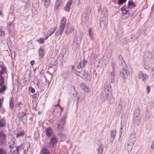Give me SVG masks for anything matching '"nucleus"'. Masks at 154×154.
<instances>
[{
  "mask_svg": "<svg viewBox=\"0 0 154 154\" xmlns=\"http://www.w3.org/2000/svg\"><path fill=\"white\" fill-rule=\"evenodd\" d=\"M5 35L4 32L2 29H0V36H3Z\"/></svg>",
  "mask_w": 154,
  "mask_h": 154,
  "instance_id": "nucleus-45",
  "label": "nucleus"
},
{
  "mask_svg": "<svg viewBox=\"0 0 154 154\" xmlns=\"http://www.w3.org/2000/svg\"><path fill=\"white\" fill-rule=\"evenodd\" d=\"M104 90L105 95L108 101L110 103H112L114 102V100L111 92V87L106 85L104 86Z\"/></svg>",
  "mask_w": 154,
  "mask_h": 154,
  "instance_id": "nucleus-1",
  "label": "nucleus"
},
{
  "mask_svg": "<svg viewBox=\"0 0 154 154\" xmlns=\"http://www.w3.org/2000/svg\"><path fill=\"white\" fill-rule=\"evenodd\" d=\"M151 71L152 72H154V65L151 69Z\"/></svg>",
  "mask_w": 154,
  "mask_h": 154,
  "instance_id": "nucleus-54",
  "label": "nucleus"
},
{
  "mask_svg": "<svg viewBox=\"0 0 154 154\" xmlns=\"http://www.w3.org/2000/svg\"><path fill=\"white\" fill-rule=\"evenodd\" d=\"M147 90L148 93H149L150 91V88L149 86H147Z\"/></svg>",
  "mask_w": 154,
  "mask_h": 154,
  "instance_id": "nucleus-46",
  "label": "nucleus"
},
{
  "mask_svg": "<svg viewBox=\"0 0 154 154\" xmlns=\"http://www.w3.org/2000/svg\"><path fill=\"white\" fill-rule=\"evenodd\" d=\"M72 3V2L71 1H70L68 2L66 5L64 7L65 10L69 12L70 10V6Z\"/></svg>",
  "mask_w": 154,
  "mask_h": 154,
  "instance_id": "nucleus-13",
  "label": "nucleus"
},
{
  "mask_svg": "<svg viewBox=\"0 0 154 154\" xmlns=\"http://www.w3.org/2000/svg\"><path fill=\"white\" fill-rule=\"evenodd\" d=\"M1 67L2 68L1 70L3 72H5V73L6 72L7 69L6 68L5 66H1Z\"/></svg>",
  "mask_w": 154,
  "mask_h": 154,
  "instance_id": "nucleus-40",
  "label": "nucleus"
},
{
  "mask_svg": "<svg viewBox=\"0 0 154 154\" xmlns=\"http://www.w3.org/2000/svg\"><path fill=\"white\" fill-rule=\"evenodd\" d=\"M41 154H50L49 151L46 147H43L41 151Z\"/></svg>",
  "mask_w": 154,
  "mask_h": 154,
  "instance_id": "nucleus-20",
  "label": "nucleus"
},
{
  "mask_svg": "<svg viewBox=\"0 0 154 154\" xmlns=\"http://www.w3.org/2000/svg\"><path fill=\"white\" fill-rule=\"evenodd\" d=\"M23 105V103L22 102H20L18 103L16 105V107H17L19 108V110L20 109L21 107V106Z\"/></svg>",
  "mask_w": 154,
  "mask_h": 154,
  "instance_id": "nucleus-38",
  "label": "nucleus"
},
{
  "mask_svg": "<svg viewBox=\"0 0 154 154\" xmlns=\"http://www.w3.org/2000/svg\"><path fill=\"white\" fill-rule=\"evenodd\" d=\"M5 83V80L2 75H0V86H1Z\"/></svg>",
  "mask_w": 154,
  "mask_h": 154,
  "instance_id": "nucleus-28",
  "label": "nucleus"
},
{
  "mask_svg": "<svg viewBox=\"0 0 154 154\" xmlns=\"http://www.w3.org/2000/svg\"><path fill=\"white\" fill-rule=\"evenodd\" d=\"M49 36V35H48L45 38H44L45 40H46V39H47V38L49 36Z\"/></svg>",
  "mask_w": 154,
  "mask_h": 154,
  "instance_id": "nucleus-55",
  "label": "nucleus"
},
{
  "mask_svg": "<svg viewBox=\"0 0 154 154\" xmlns=\"http://www.w3.org/2000/svg\"><path fill=\"white\" fill-rule=\"evenodd\" d=\"M136 5L132 1H129L128 2V8H131L135 7Z\"/></svg>",
  "mask_w": 154,
  "mask_h": 154,
  "instance_id": "nucleus-22",
  "label": "nucleus"
},
{
  "mask_svg": "<svg viewBox=\"0 0 154 154\" xmlns=\"http://www.w3.org/2000/svg\"><path fill=\"white\" fill-rule=\"evenodd\" d=\"M4 73H5V72H3L1 70L0 71V75H2Z\"/></svg>",
  "mask_w": 154,
  "mask_h": 154,
  "instance_id": "nucleus-52",
  "label": "nucleus"
},
{
  "mask_svg": "<svg viewBox=\"0 0 154 154\" xmlns=\"http://www.w3.org/2000/svg\"><path fill=\"white\" fill-rule=\"evenodd\" d=\"M136 140V138L134 135H131L129 137L127 143V150L128 153L131 151Z\"/></svg>",
  "mask_w": 154,
  "mask_h": 154,
  "instance_id": "nucleus-2",
  "label": "nucleus"
},
{
  "mask_svg": "<svg viewBox=\"0 0 154 154\" xmlns=\"http://www.w3.org/2000/svg\"><path fill=\"white\" fill-rule=\"evenodd\" d=\"M59 106L60 108V109H61V110H62V108L60 106H59V102H58V103H57V105H54V106H55V107H56V106Z\"/></svg>",
  "mask_w": 154,
  "mask_h": 154,
  "instance_id": "nucleus-49",
  "label": "nucleus"
},
{
  "mask_svg": "<svg viewBox=\"0 0 154 154\" xmlns=\"http://www.w3.org/2000/svg\"><path fill=\"white\" fill-rule=\"evenodd\" d=\"M66 23V20L63 17L61 21V24L59 29V30L55 34L56 36L58 35L59 34H62L65 28Z\"/></svg>",
  "mask_w": 154,
  "mask_h": 154,
  "instance_id": "nucleus-3",
  "label": "nucleus"
},
{
  "mask_svg": "<svg viewBox=\"0 0 154 154\" xmlns=\"http://www.w3.org/2000/svg\"><path fill=\"white\" fill-rule=\"evenodd\" d=\"M57 27H55L54 28H52L50 29L48 31V32H49L48 34L49 36H50L52 35L55 31L57 29Z\"/></svg>",
  "mask_w": 154,
  "mask_h": 154,
  "instance_id": "nucleus-23",
  "label": "nucleus"
},
{
  "mask_svg": "<svg viewBox=\"0 0 154 154\" xmlns=\"http://www.w3.org/2000/svg\"><path fill=\"white\" fill-rule=\"evenodd\" d=\"M24 134V133L23 132H21L18 134H17V137H21Z\"/></svg>",
  "mask_w": 154,
  "mask_h": 154,
  "instance_id": "nucleus-37",
  "label": "nucleus"
},
{
  "mask_svg": "<svg viewBox=\"0 0 154 154\" xmlns=\"http://www.w3.org/2000/svg\"><path fill=\"white\" fill-rule=\"evenodd\" d=\"M138 76L139 79H142L144 82H145L148 78V76L146 74H143L141 71L139 72Z\"/></svg>",
  "mask_w": 154,
  "mask_h": 154,
  "instance_id": "nucleus-7",
  "label": "nucleus"
},
{
  "mask_svg": "<svg viewBox=\"0 0 154 154\" xmlns=\"http://www.w3.org/2000/svg\"><path fill=\"white\" fill-rule=\"evenodd\" d=\"M140 120V118L138 117L137 116H136L135 117H134L133 119L134 122L137 125L139 124Z\"/></svg>",
  "mask_w": 154,
  "mask_h": 154,
  "instance_id": "nucleus-26",
  "label": "nucleus"
},
{
  "mask_svg": "<svg viewBox=\"0 0 154 154\" xmlns=\"http://www.w3.org/2000/svg\"><path fill=\"white\" fill-rule=\"evenodd\" d=\"M116 63L114 62H112L111 63V65L112 66V71H115V67L116 66Z\"/></svg>",
  "mask_w": 154,
  "mask_h": 154,
  "instance_id": "nucleus-43",
  "label": "nucleus"
},
{
  "mask_svg": "<svg viewBox=\"0 0 154 154\" xmlns=\"http://www.w3.org/2000/svg\"><path fill=\"white\" fill-rule=\"evenodd\" d=\"M62 0H57V1H60V2H62Z\"/></svg>",
  "mask_w": 154,
  "mask_h": 154,
  "instance_id": "nucleus-56",
  "label": "nucleus"
},
{
  "mask_svg": "<svg viewBox=\"0 0 154 154\" xmlns=\"http://www.w3.org/2000/svg\"><path fill=\"white\" fill-rule=\"evenodd\" d=\"M135 40V37L134 35H132L131 36L127 37L125 39V42H124V44H126L128 43L134 41Z\"/></svg>",
  "mask_w": 154,
  "mask_h": 154,
  "instance_id": "nucleus-9",
  "label": "nucleus"
},
{
  "mask_svg": "<svg viewBox=\"0 0 154 154\" xmlns=\"http://www.w3.org/2000/svg\"><path fill=\"white\" fill-rule=\"evenodd\" d=\"M97 57L98 56L95 54H92L91 55L92 58L94 60L96 61H98Z\"/></svg>",
  "mask_w": 154,
  "mask_h": 154,
  "instance_id": "nucleus-32",
  "label": "nucleus"
},
{
  "mask_svg": "<svg viewBox=\"0 0 154 154\" xmlns=\"http://www.w3.org/2000/svg\"><path fill=\"white\" fill-rule=\"evenodd\" d=\"M45 39L44 38H40L37 40V41L39 43L43 44L44 42Z\"/></svg>",
  "mask_w": 154,
  "mask_h": 154,
  "instance_id": "nucleus-33",
  "label": "nucleus"
},
{
  "mask_svg": "<svg viewBox=\"0 0 154 154\" xmlns=\"http://www.w3.org/2000/svg\"><path fill=\"white\" fill-rule=\"evenodd\" d=\"M60 136L61 138L63 139H65L66 138V136L64 134H60Z\"/></svg>",
  "mask_w": 154,
  "mask_h": 154,
  "instance_id": "nucleus-44",
  "label": "nucleus"
},
{
  "mask_svg": "<svg viewBox=\"0 0 154 154\" xmlns=\"http://www.w3.org/2000/svg\"><path fill=\"white\" fill-rule=\"evenodd\" d=\"M60 1H57V0L56 2H55L54 8L55 10L59 8V5L61 2H60Z\"/></svg>",
  "mask_w": 154,
  "mask_h": 154,
  "instance_id": "nucleus-30",
  "label": "nucleus"
},
{
  "mask_svg": "<svg viewBox=\"0 0 154 154\" xmlns=\"http://www.w3.org/2000/svg\"><path fill=\"white\" fill-rule=\"evenodd\" d=\"M86 61L84 60L83 62H81L80 63H79V65H80V67H84L85 66V63H86Z\"/></svg>",
  "mask_w": 154,
  "mask_h": 154,
  "instance_id": "nucleus-36",
  "label": "nucleus"
},
{
  "mask_svg": "<svg viewBox=\"0 0 154 154\" xmlns=\"http://www.w3.org/2000/svg\"><path fill=\"white\" fill-rule=\"evenodd\" d=\"M0 15H2V12L1 11H0Z\"/></svg>",
  "mask_w": 154,
  "mask_h": 154,
  "instance_id": "nucleus-57",
  "label": "nucleus"
},
{
  "mask_svg": "<svg viewBox=\"0 0 154 154\" xmlns=\"http://www.w3.org/2000/svg\"><path fill=\"white\" fill-rule=\"evenodd\" d=\"M45 53V50L42 47L39 48L38 50L39 56L41 58L43 57Z\"/></svg>",
  "mask_w": 154,
  "mask_h": 154,
  "instance_id": "nucleus-11",
  "label": "nucleus"
},
{
  "mask_svg": "<svg viewBox=\"0 0 154 154\" xmlns=\"http://www.w3.org/2000/svg\"><path fill=\"white\" fill-rule=\"evenodd\" d=\"M5 124V120L4 118H2L0 120V127H4Z\"/></svg>",
  "mask_w": 154,
  "mask_h": 154,
  "instance_id": "nucleus-27",
  "label": "nucleus"
},
{
  "mask_svg": "<svg viewBox=\"0 0 154 154\" xmlns=\"http://www.w3.org/2000/svg\"><path fill=\"white\" fill-rule=\"evenodd\" d=\"M74 30V28L73 27L70 28L67 27L66 28L65 33L66 34H68L70 33Z\"/></svg>",
  "mask_w": 154,
  "mask_h": 154,
  "instance_id": "nucleus-17",
  "label": "nucleus"
},
{
  "mask_svg": "<svg viewBox=\"0 0 154 154\" xmlns=\"http://www.w3.org/2000/svg\"><path fill=\"white\" fill-rule=\"evenodd\" d=\"M89 36L90 37V39L93 40H94V38L92 34V30L91 28H90L88 30Z\"/></svg>",
  "mask_w": 154,
  "mask_h": 154,
  "instance_id": "nucleus-24",
  "label": "nucleus"
},
{
  "mask_svg": "<svg viewBox=\"0 0 154 154\" xmlns=\"http://www.w3.org/2000/svg\"><path fill=\"white\" fill-rule=\"evenodd\" d=\"M81 88L85 92L88 93L90 91V89L88 87L84 84L82 83L80 85Z\"/></svg>",
  "mask_w": 154,
  "mask_h": 154,
  "instance_id": "nucleus-14",
  "label": "nucleus"
},
{
  "mask_svg": "<svg viewBox=\"0 0 154 154\" xmlns=\"http://www.w3.org/2000/svg\"><path fill=\"white\" fill-rule=\"evenodd\" d=\"M11 138L9 142V144L10 148H13L15 146V139L13 137L12 134H11Z\"/></svg>",
  "mask_w": 154,
  "mask_h": 154,
  "instance_id": "nucleus-10",
  "label": "nucleus"
},
{
  "mask_svg": "<svg viewBox=\"0 0 154 154\" xmlns=\"http://www.w3.org/2000/svg\"><path fill=\"white\" fill-rule=\"evenodd\" d=\"M35 63V61L34 60H32L30 62V64L31 65H33Z\"/></svg>",
  "mask_w": 154,
  "mask_h": 154,
  "instance_id": "nucleus-47",
  "label": "nucleus"
},
{
  "mask_svg": "<svg viewBox=\"0 0 154 154\" xmlns=\"http://www.w3.org/2000/svg\"><path fill=\"white\" fill-rule=\"evenodd\" d=\"M57 142L58 138L56 136H52L50 139L48 143V146L50 148L53 147L55 145H56Z\"/></svg>",
  "mask_w": 154,
  "mask_h": 154,
  "instance_id": "nucleus-5",
  "label": "nucleus"
},
{
  "mask_svg": "<svg viewBox=\"0 0 154 154\" xmlns=\"http://www.w3.org/2000/svg\"><path fill=\"white\" fill-rule=\"evenodd\" d=\"M103 146H100L98 149V154H102L103 153Z\"/></svg>",
  "mask_w": 154,
  "mask_h": 154,
  "instance_id": "nucleus-31",
  "label": "nucleus"
},
{
  "mask_svg": "<svg viewBox=\"0 0 154 154\" xmlns=\"http://www.w3.org/2000/svg\"><path fill=\"white\" fill-rule=\"evenodd\" d=\"M14 101L13 97L10 98L9 100V107L11 109H12L14 107Z\"/></svg>",
  "mask_w": 154,
  "mask_h": 154,
  "instance_id": "nucleus-21",
  "label": "nucleus"
},
{
  "mask_svg": "<svg viewBox=\"0 0 154 154\" xmlns=\"http://www.w3.org/2000/svg\"><path fill=\"white\" fill-rule=\"evenodd\" d=\"M16 149L18 154H19L20 153H21L20 151H23L22 148L20 146L17 147L16 148Z\"/></svg>",
  "mask_w": 154,
  "mask_h": 154,
  "instance_id": "nucleus-35",
  "label": "nucleus"
},
{
  "mask_svg": "<svg viewBox=\"0 0 154 154\" xmlns=\"http://www.w3.org/2000/svg\"><path fill=\"white\" fill-rule=\"evenodd\" d=\"M121 10L122 11V14H125L128 12V11L125 9L124 7H122L121 9Z\"/></svg>",
  "mask_w": 154,
  "mask_h": 154,
  "instance_id": "nucleus-34",
  "label": "nucleus"
},
{
  "mask_svg": "<svg viewBox=\"0 0 154 154\" xmlns=\"http://www.w3.org/2000/svg\"><path fill=\"white\" fill-rule=\"evenodd\" d=\"M8 27L10 32L13 31L14 29V25L12 22L9 23L8 26Z\"/></svg>",
  "mask_w": 154,
  "mask_h": 154,
  "instance_id": "nucleus-19",
  "label": "nucleus"
},
{
  "mask_svg": "<svg viewBox=\"0 0 154 154\" xmlns=\"http://www.w3.org/2000/svg\"><path fill=\"white\" fill-rule=\"evenodd\" d=\"M44 2V5L46 8L49 6L50 3V0H42Z\"/></svg>",
  "mask_w": 154,
  "mask_h": 154,
  "instance_id": "nucleus-25",
  "label": "nucleus"
},
{
  "mask_svg": "<svg viewBox=\"0 0 154 154\" xmlns=\"http://www.w3.org/2000/svg\"><path fill=\"white\" fill-rule=\"evenodd\" d=\"M76 3H77V4L78 5L80 3V0H76V1H75Z\"/></svg>",
  "mask_w": 154,
  "mask_h": 154,
  "instance_id": "nucleus-48",
  "label": "nucleus"
},
{
  "mask_svg": "<svg viewBox=\"0 0 154 154\" xmlns=\"http://www.w3.org/2000/svg\"><path fill=\"white\" fill-rule=\"evenodd\" d=\"M66 118V116H64L59 120L57 127V129L59 131H62L64 126L65 124Z\"/></svg>",
  "mask_w": 154,
  "mask_h": 154,
  "instance_id": "nucleus-4",
  "label": "nucleus"
},
{
  "mask_svg": "<svg viewBox=\"0 0 154 154\" xmlns=\"http://www.w3.org/2000/svg\"><path fill=\"white\" fill-rule=\"evenodd\" d=\"M126 0H119L118 4H122L123 3L126 2Z\"/></svg>",
  "mask_w": 154,
  "mask_h": 154,
  "instance_id": "nucleus-42",
  "label": "nucleus"
},
{
  "mask_svg": "<svg viewBox=\"0 0 154 154\" xmlns=\"http://www.w3.org/2000/svg\"><path fill=\"white\" fill-rule=\"evenodd\" d=\"M26 113H25L24 112H23L21 114V116L22 117H23L24 116H25L26 115Z\"/></svg>",
  "mask_w": 154,
  "mask_h": 154,
  "instance_id": "nucleus-51",
  "label": "nucleus"
},
{
  "mask_svg": "<svg viewBox=\"0 0 154 154\" xmlns=\"http://www.w3.org/2000/svg\"><path fill=\"white\" fill-rule=\"evenodd\" d=\"M151 148L152 149H154V142H153L152 144L151 145Z\"/></svg>",
  "mask_w": 154,
  "mask_h": 154,
  "instance_id": "nucleus-50",
  "label": "nucleus"
},
{
  "mask_svg": "<svg viewBox=\"0 0 154 154\" xmlns=\"http://www.w3.org/2000/svg\"><path fill=\"white\" fill-rule=\"evenodd\" d=\"M0 88V93H2L5 91L6 89V86L5 85H3Z\"/></svg>",
  "mask_w": 154,
  "mask_h": 154,
  "instance_id": "nucleus-29",
  "label": "nucleus"
},
{
  "mask_svg": "<svg viewBox=\"0 0 154 154\" xmlns=\"http://www.w3.org/2000/svg\"><path fill=\"white\" fill-rule=\"evenodd\" d=\"M116 130H112L110 133V138L112 140V141L114 140L116 136Z\"/></svg>",
  "mask_w": 154,
  "mask_h": 154,
  "instance_id": "nucleus-16",
  "label": "nucleus"
},
{
  "mask_svg": "<svg viewBox=\"0 0 154 154\" xmlns=\"http://www.w3.org/2000/svg\"><path fill=\"white\" fill-rule=\"evenodd\" d=\"M6 135L3 132H0V142L2 144H4L6 141Z\"/></svg>",
  "mask_w": 154,
  "mask_h": 154,
  "instance_id": "nucleus-8",
  "label": "nucleus"
},
{
  "mask_svg": "<svg viewBox=\"0 0 154 154\" xmlns=\"http://www.w3.org/2000/svg\"><path fill=\"white\" fill-rule=\"evenodd\" d=\"M29 91L32 93H34L35 92V90L32 87H29Z\"/></svg>",
  "mask_w": 154,
  "mask_h": 154,
  "instance_id": "nucleus-41",
  "label": "nucleus"
},
{
  "mask_svg": "<svg viewBox=\"0 0 154 154\" xmlns=\"http://www.w3.org/2000/svg\"><path fill=\"white\" fill-rule=\"evenodd\" d=\"M46 135L49 137L52 134V130L50 128H47L46 130Z\"/></svg>",
  "mask_w": 154,
  "mask_h": 154,
  "instance_id": "nucleus-18",
  "label": "nucleus"
},
{
  "mask_svg": "<svg viewBox=\"0 0 154 154\" xmlns=\"http://www.w3.org/2000/svg\"><path fill=\"white\" fill-rule=\"evenodd\" d=\"M119 75L123 80H126L127 79L128 74L127 70L125 68H123L120 72Z\"/></svg>",
  "mask_w": 154,
  "mask_h": 154,
  "instance_id": "nucleus-6",
  "label": "nucleus"
},
{
  "mask_svg": "<svg viewBox=\"0 0 154 154\" xmlns=\"http://www.w3.org/2000/svg\"><path fill=\"white\" fill-rule=\"evenodd\" d=\"M110 73V77L112 83H114L115 82V72L114 71L111 72Z\"/></svg>",
  "mask_w": 154,
  "mask_h": 154,
  "instance_id": "nucleus-12",
  "label": "nucleus"
},
{
  "mask_svg": "<svg viewBox=\"0 0 154 154\" xmlns=\"http://www.w3.org/2000/svg\"><path fill=\"white\" fill-rule=\"evenodd\" d=\"M100 26L101 28L103 29L107 26V23L106 20H102L100 22Z\"/></svg>",
  "mask_w": 154,
  "mask_h": 154,
  "instance_id": "nucleus-15",
  "label": "nucleus"
},
{
  "mask_svg": "<svg viewBox=\"0 0 154 154\" xmlns=\"http://www.w3.org/2000/svg\"><path fill=\"white\" fill-rule=\"evenodd\" d=\"M6 153L5 150L3 148H0V154H5Z\"/></svg>",
  "mask_w": 154,
  "mask_h": 154,
  "instance_id": "nucleus-39",
  "label": "nucleus"
},
{
  "mask_svg": "<svg viewBox=\"0 0 154 154\" xmlns=\"http://www.w3.org/2000/svg\"><path fill=\"white\" fill-rule=\"evenodd\" d=\"M123 129V128L122 127H121L120 129V132L121 134H122V130Z\"/></svg>",
  "mask_w": 154,
  "mask_h": 154,
  "instance_id": "nucleus-53",
  "label": "nucleus"
}]
</instances>
